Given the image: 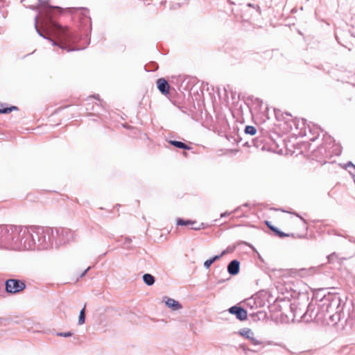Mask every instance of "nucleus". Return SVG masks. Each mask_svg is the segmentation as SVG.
Here are the masks:
<instances>
[{"label":"nucleus","instance_id":"2","mask_svg":"<svg viewBox=\"0 0 355 355\" xmlns=\"http://www.w3.org/2000/svg\"><path fill=\"white\" fill-rule=\"evenodd\" d=\"M29 227L0 225V248L12 250H31L33 245Z\"/></svg>","mask_w":355,"mask_h":355},{"label":"nucleus","instance_id":"29","mask_svg":"<svg viewBox=\"0 0 355 355\" xmlns=\"http://www.w3.org/2000/svg\"><path fill=\"white\" fill-rule=\"evenodd\" d=\"M229 1H230V3H232V4H234V3H235L234 2L231 1V0H229Z\"/></svg>","mask_w":355,"mask_h":355},{"label":"nucleus","instance_id":"9","mask_svg":"<svg viewBox=\"0 0 355 355\" xmlns=\"http://www.w3.org/2000/svg\"><path fill=\"white\" fill-rule=\"evenodd\" d=\"M157 87L163 94H168L169 92V85L164 78H159L157 80Z\"/></svg>","mask_w":355,"mask_h":355},{"label":"nucleus","instance_id":"22","mask_svg":"<svg viewBox=\"0 0 355 355\" xmlns=\"http://www.w3.org/2000/svg\"><path fill=\"white\" fill-rule=\"evenodd\" d=\"M266 224H267L268 227L271 230H272V231H273V232H277V229L276 227H273V226H272V225H269L268 222H267V223H266Z\"/></svg>","mask_w":355,"mask_h":355},{"label":"nucleus","instance_id":"5","mask_svg":"<svg viewBox=\"0 0 355 355\" xmlns=\"http://www.w3.org/2000/svg\"><path fill=\"white\" fill-rule=\"evenodd\" d=\"M25 288L24 282L19 279H10L6 282V291L8 293H18L24 290Z\"/></svg>","mask_w":355,"mask_h":355},{"label":"nucleus","instance_id":"11","mask_svg":"<svg viewBox=\"0 0 355 355\" xmlns=\"http://www.w3.org/2000/svg\"><path fill=\"white\" fill-rule=\"evenodd\" d=\"M166 304L171 308L173 310L176 311L182 308L181 304L179 302L169 297H166Z\"/></svg>","mask_w":355,"mask_h":355},{"label":"nucleus","instance_id":"25","mask_svg":"<svg viewBox=\"0 0 355 355\" xmlns=\"http://www.w3.org/2000/svg\"><path fill=\"white\" fill-rule=\"evenodd\" d=\"M5 18L4 14L1 12L0 10V24L3 21V19Z\"/></svg>","mask_w":355,"mask_h":355},{"label":"nucleus","instance_id":"21","mask_svg":"<svg viewBox=\"0 0 355 355\" xmlns=\"http://www.w3.org/2000/svg\"><path fill=\"white\" fill-rule=\"evenodd\" d=\"M279 237L281 238H283V237H285L287 236V234H286L285 233L282 232H280L278 230H277V232H275Z\"/></svg>","mask_w":355,"mask_h":355},{"label":"nucleus","instance_id":"15","mask_svg":"<svg viewBox=\"0 0 355 355\" xmlns=\"http://www.w3.org/2000/svg\"><path fill=\"white\" fill-rule=\"evenodd\" d=\"M245 132L250 135H254L257 132V129L252 125H247L245 128Z\"/></svg>","mask_w":355,"mask_h":355},{"label":"nucleus","instance_id":"13","mask_svg":"<svg viewBox=\"0 0 355 355\" xmlns=\"http://www.w3.org/2000/svg\"><path fill=\"white\" fill-rule=\"evenodd\" d=\"M170 143L178 148H181V149H190V147H189L187 145H186L184 143L182 142V141H171Z\"/></svg>","mask_w":355,"mask_h":355},{"label":"nucleus","instance_id":"7","mask_svg":"<svg viewBox=\"0 0 355 355\" xmlns=\"http://www.w3.org/2000/svg\"><path fill=\"white\" fill-rule=\"evenodd\" d=\"M229 312L231 314L236 315V318L240 320H245L247 319V311L242 307L234 306L229 309Z\"/></svg>","mask_w":355,"mask_h":355},{"label":"nucleus","instance_id":"26","mask_svg":"<svg viewBox=\"0 0 355 355\" xmlns=\"http://www.w3.org/2000/svg\"><path fill=\"white\" fill-rule=\"evenodd\" d=\"M91 269V267H88L80 275V277H83L85 275V274Z\"/></svg>","mask_w":355,"mask_h":355},{"label":"nucleus","instance_id":"14","mask_svg":"<svg viewBox=\"0 0 355 355\" xmlns=\"http://www.w3.org/2000/svg\"><path fill=\"white\" fill-rule=\"evenodd\" d=\"M85 306H84V308L80 311V315H79V318H78V324H83V323H85Z\"/></svg>","mask_w":355,"mask_h":355},{"label":"nucleus","instance_id":"3","mask_svg":"<svg viewBox=\"0 0 355 355\" xmlns=\"http://www.w3.org/2000/svg\"><path fill=\"white\" fill-rule=\"evenodd\" d=\"M29 232L34 243L31 250H44L52 245L53 238L55 237L52 230L42 227H30Z\"/></svg>","mask_w":355,"mask_h":355},{"label":"nucleus","instance_id":"27","mask_svg":"<svg viewBox=\"0 0 355 355\" xmlns=\"http://www.w3.org/2000/svg\"><path fill=\"white\" fill-rule=\"evenodd\" d=\"M348 166H352L354 168H355V166H354L352 163H351V162H349V163L348 164Z\"/></svg>","mask_w":355,"mask_h":355},{"label":"nucleus","instance_id":"28","mask_svg":"<svg viewBox=\"0 0 355 355\" xmlns=\"http://www.w3.org/2000/svg\"><path fill=\"white\" fill-rule=\"evenodd\" d=\"M126 241H127V243H130L131 239H126Z\"/></svg>","mask_w":355,"mask_h":355},{"label":"nucleus","instance_id":"24","mask_svg":"<svg viewBox=\"0 0 355 355\" xmlns=\"http://www.w3.org/2000/svg\"><path fill=\"white\" fill-rule=\"evenodd\" d=\"M230 214H231V212L225 211V212H224V213L220 214V217L223 218V217L230 216Z\"/></svg>","mask_w":355,"mask_h":355},{"label":"nucleus","instance_id":"4","mask_svg":"<svg viewBox=\"0 0 355 355\" xmlns=\"http://www.w3.org/2000/svg\"><path fill=\"white\" fill-rule=\"evenodd\" d=\"M73 238L74 232L71 230L67 228H59L56 230L55 244L57 245L69 243L72 241Z\"/></svg>","mask_w":355,"mask_h":355},{"label":"nucleus","instance_id":"17","mask_svg":"<svg viewBox=\"0 0 355 355\" xmlns=\"http://www.w3.org/2000/svg\"><path fill=\"white\" fill-rule=\"evenodd\" d=\"M194 223V222L190 220H184L183 219H181V218H178V221H177V224L178 225H190V224H193Z\"/></svg>","mask_w":355,"mask_h":355},{"label":"nucleus","instance_id":"12","mask_svg":"<svg viewBox=\"0 0 355 355\" xmlns=\"http://www.w3.org/2000/svg\"><path fill=\"white\" fill-rule=\"evenodd\" d=\"M143 280L144 283L148 286H152L155 283V277L150 274H144L143 275Z\"/></svg>","mask_w":355,"mask_h":355},{"label":"nucleus","instance_id":"8","mask_svg":"<svg viewBox=\"0 0 355 355\" xmlns=\"http://www.w3.org/2000/svg\"><path fill=\"white\" fill-rule=\"evenodd\" d=\"M241 334L249 339L251 343L254 345H259L261 344V342L258 340L254 337L253 331L250 329H245L241 331Z\"/></svg>","mask_w":355,"mask_h":355},{"label":"nucleus","instance_id":"16","mask_svg":"<svg viewBox=\"0 0 355 355\" xmlns=\"http://www.w3.org/2000/svg\"><path fill=\"white\" fill-rule=\"evenodd\" d=\"M18 108L16 106H11L10 107L0 109V114H7L12 110H17Z\"/></svg>","mask_w":355,"mask_h":355},{"label":"nucleus","instance_id":"6","mask_svg":"<svg viewBox=\"0 0 355 355\" xmlns=\"http://www.w3.org/2000/svg\"><path fill=\"white\" fill-rule=\"evenodd\" d=\"M299 315L306 321L315 320L318 316V307L315 304L311 302L307 306L306 312H300Z\"/></svg>","mask_w":355,"mask_h":355},{"label":"nucleus","instance_id":"23","mask_svg":"<svg viewBox=\"0 0 355 355\" xmlns=\"http://www.w3.org/2000/svg\"><path fill=\"white\" fill-rule=\"evenodd\" d=\"M335 257H336V254L332 253L330 255H329L327 258H328L329 261H331V260H333L334 259Z\"/></svg>","mask_w":355,"mask_h":355},{"label":"nucleus","instance_id":"10","mask_svg":"<svg viewBox=\"0 0 355 355\" xmlns=\"http://www.w3.org/2000/svg\"><path fill=\"white\" fill-rule=\"evenodd\" d=\"M239 262L237 260H232L227 266V271L230 275H235L239 272Z\"/></svg>","mask_w":355,"mask_h":355},{"label":"nucleus","instance_id":"1","mask_svg":"<svg viewBox=\"0 0 355 355\" xmlns=\"http://www.w3.org/2000/svg\"><path fill=\"white\" fill-rule=\"evenodd\" d=\"M21 2L26 8L39 10L35 17V28L40 36L49 40L53 46H59L62 49L75 50L70 46L78 42V35L74 30L63 27L54 20L56 13L61 9L60 7L49 6L47 1L22 0Z\"/></svg>","mask_w":355,"mask_h":355},{"label":"nucleus","instance_id":"19","mask_svg":"<svg viewBox=\"0 0 355 355\" xmlns=\"http://www.w3.org/2000/svg\"><path fill=\"white\" fill-rule=\"evenodd\" d=\"M213 263H214V261H213V260L211 259H208V260L205 261L204 266L206 268H209Z\"/></svg>","mask_w":355,"mask_h":355},{"label":"nucleus","instance_id":"18","mask_svg":"<svg viewBox=\"0 0 355 355\" xmlns=\"http://www.w3.org/2000/svg\"><path fill=\"white\" fill-rule=\"evenodd\" d=\"M57 335L59 336H62V337H69V336H71L72 334L70 331H67V332L58 333Z\"/></svg>","mask_w":355,"mask_h":355},{"label":"nucleus","instance_id":"20","mask_svg":"<svg viewBox=\"0 0 355 355\" xmlns=\"http://www.w3.org/2000/svg\"><path fill=\"white\" fill-rule=\"evenodd\" d=\"M226 253V251H223L220 255H216L214 257L211 259L214 262L215 261L219 259L222 256H223Z\"/></svg>","mask_w":355,"mask_h":355}]
</instances>
